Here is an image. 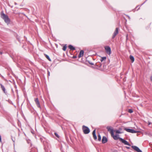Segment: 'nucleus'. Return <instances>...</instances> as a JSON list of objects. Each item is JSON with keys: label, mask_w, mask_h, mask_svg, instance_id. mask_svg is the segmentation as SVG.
Returning a JSON list of instances; mask_svg holds the SVG:
<instances>
[{"label": "nucleus", "mask_w": 152, "mask_h": 152, "mask_svg": "<svg viewBox=\"0 0 152 152\" xmlns=\"http://www.w3.org/2000/svg\"><path fill=\"white\" fill-rule=\"evenodd\" d=\"M107 129L108 131L110 132L111 135H113L114 130L113 128L110 126H108L107 127Z\"/></svg>", "instance_id": "obj_4"}, {"label": "nucleus", "mask_w": 152, "mask_h": 152, "mask_svg": "<svg viewBox=\"0 0 152 152\" xmlns=\"http://www.w3.org/2000/svg\"><path fill=\"white\" fill-rule=\"evenodd\" d=\"M151 124V122H148V125H149Z\"/></svg>", "instance_id": "obj_24"}, {"label": "nucleus", "mask_w": 152, "mask_h": 152, "mask_svg": "<svg viewBox=\"0 0 152 152\" xmlns=\"http://www.w3.org/2000/svg\"><path fill=\"white\" fill-rule=\"evenodd\" d=\"M55 134L56 137H58V138L59 137V136L57 133H55Z\"/></svg>", "instance_id": "obj_23"}, {"label": "nucleus", "mask_w": 152, "mask_h": 152, "mask_svg": "<svg viewBox=\"0 0 152 152\" xmlns=\"http://www.w3.org/2000/svg\"><path fill=\"white\" fill-rule=\"evenodd\" d=\"M2 53L0 51V54H2Z\"/></svg>", "instance_id": "obj_29"}, {"label": "nucleus", "mask_w": 152, "mask_h": 152, "mask_svg": "<svg viewBox=\"0 0 152 152\" xmlns=\"http://www.w3.org/2000/svg\"><path fill=\"white\" fill-rule=\"evenodd\" d=\"M1 137H0V141L1 142Z\"/></svg>", "instance_id": "obj_28"}, {"label": "nucleus", "mask_w": 152, "mask_h": 152, "mask_svg": "<svg viewBox=\"0 0 152 152\" xmlns=\"http://www.w3.org/2000/svg\"><path fill=\"white\" fill-rule=\"evenodd\" d=\"M118 28H117L115 29V30L112 36V38L113 39L116 36V35L118 34Z\"/></svg>", "instance_id": "obj_8"}, {"label": "nucleus", "mask_w": 152, "mask_h": 152, "mask_svg": "<svg viewBox=\"0 0 152 152\" xmlns=\"http://www.w3.org/2000/svg\"><path fill=\"white\" fill-rule=\"evenodd\" d=\"M95 132H96V130H95V129L93 131V132L92 133V134H93V137H94V139L95 140H96L97 139V137H96V134H95Z\"/></svg>", "instance_id": "obj_12"}, {"label": "nucleus", "mask_w": 152, "mask_h": 152, "mask_svg": "<svg viewBox=\"0 0 152 152\" xmlns=\"http://www.w3.org/2000/svg\"><path fill=\"white\" fill-rule=\"evenodd\" d=\"M128 112L129 113H132L133 112V111L132 110V109H129L128 111Z\"/></svg>", "instance_id": "obj_22"}, {"label": "nucleus", "mask_w": 152, "mask_h": 152, "mask_svg": "<svg viewBox=\"0 0 152 152\" xmlns=\"http://www.w3.org/2000/svg\"><path fill=\"white\" fill-rule=\"evenodd\" d=\"M106 57H102L100 59V61L102 62L104 60H105L106 59Z\"/></svg>", "instance_id": "obj_16"}, {"label": "nucleus", "mask_w": 152, "mask_h": 152, "mask_svg": "<svg viewBox=\"0 0 152 152\" xmlns=\"http://www.w3.org/2000/svg\"><path fill=\"white\" fill-rule=\"evenodd\" d=\"M124 130L128 132L131 133H137L140 132V131L139 130H134L132 129H130L126 128H125L124 129Z\"/></svg>", "instance_id": "obj_2"}, {"label": "nucleus", "mask_w": 152, "mask_h": 152, "mask_svg": "<svg viewBox=\"0 0 152 152\" xmlns=\"http://www.w3.org/2000/svg\"><path fill=\"white\" fill-rule=\"evenodd\" d=\"M1 86L2 88V89L3 90V91H4V93H5V88L4 86H3L1 84Z\"/></svg>", "instance_id": "obj_18"}, {"label": "nucleus", "mask_w": 152, "mask_h": 152, "mask_svg": "<svg viewBox=\"0 0 152 152\" xmlns=\"http://www.w3.org/2000/svg\"><path fill=\"white\" fill-rule=\"evenodd\" d=\"M48 75L49 76L50 75V73L49 72H48Z\"/></svg>", "instance_id": "obj_25"}, {"label": "nucleus", "mask_w": 152, "mask_h": 152, "mask_svg": "<svg viewBox=\"0 0 152 152\" xmlns=\"http://www.w3.org/2000/svg\"><path fill=\"white\" fill-rule=\"evenodd\" d=\"M111 136L113 137L114 139L115 140H117L118 139L120 140V138H121L119 137V135L118 134H116L114 135L113 134V135H111Z\"/></svg>", "instance_id": "obj_9"}, {"label": "nucleus", "mask_w": 152, "mask_h": 152, "mask_svg": "<svg viewBox=\"0 0 152 152\" xmlns=\"http://www.w3.org/2000/svg\"><path fill=\"white\" fill-rule=\"evenodd\" d=\"M126 148L127 149H129V148H129V147H126Z\"/></svg>", "instance_id": "obj_27"}, {"label": "nucleus", "mask_w": 152, "mask_h": 152, "mask_svg": "<svg viewBox=\"0 0 152 152\" xmlns=\"http://www.w3.org/2000/svg\"><path fill=\"white\" fill-rule=\"evenodd\" d=\"M98 140L99 141H100L101 140V136L99 134V135L98 136Z\"/></svg>", "instance_id": "obj_19"}, {"label": "nucleus", "mask_w": 152, "mask_h": 152, "mask_svg": "<svg viewBox=\"0 0 152 152\" xmlns=\"http://www.w3.org/2000/svg\"><path fill=\"white\" fill-rule=\"evenodd\" d=\"M1 18L4 20L5 22L7 24L10 23V19L8 18V16L5 15L4 13H2L1 14Z\"/></svg>", "instance_id": "obj_1"}, {"label": "nucleus", "mask_w": 152, "mask_h": 152, "mask_svg": "<svg viewBox=\"0 0 152 152\" xmlns=\"http://www.w3.org/2000/svg\"><path fill=\"white\" fill-rule=\"evenodd\" d=\"M82 129L83 132L85 134H88L90 132V129L88 128L85 126H83Z\"/></svg>", "instance_id": "obj_3"}, {"label": "nucleus", "mask_w": 152, "mask_h": 152, "mask_svg": "<svg viewBox=\"0 0 152 152\" xmlns=\"http://www.w3.org/2000/svg\"><path fill=\"white\" fill-rule=\"evenodd\" d=\"M116 133H118V134H121V132L119 130H117L115 131Z\"/></svg>", "instance_id": "obj_21"}, {"label": "nucleus", "mask_w": 152, "mask_h": 152, "mask_svg": "<svg viewBox=\"0 0 152 152\" xmlns=\"http://www.w3.org/2000/svg\"><path fill=\"white\" fill-rule=\"evenodd\" d=\"M120 140L121 141L122 143H124L125 145H127L129 146H130V144L126 140H124L122 138H120Z\"/></svg>", "instance_id": "obj_6"}, {"label": "nucleus", "mask_w": 152, "mask_h": 152, "mask_svg": "<svg viewBox=\"0 0 152 152\" xmlns=\"http://www.w3.org/2000/svg\"><path fill=\"white\" fill-rule=\"evenodd\" d=\"M107 138L104 136L103 137L102 140V143H105L106 142H107Z\"/></svg>", "instance_id": "obj_10"}, {"label": "nucleus", "mask_w": 152, "mask_h": 152, "mask_svg": "<svg viewBox=\"0 0 152 152\" xmlns=\"http://www.w3.org/2000/svg\"><path fill=\"white\" fill-rule=\"evenodd\" d=\"M69 48V49H70L71 50H74L75 49V48L74 47H73V46H72L71 45H70L68 46Z\"/></svg>", "instance_id": "obj_14"}, {"label": "nucleus", "mask_w": 152, "mask_h": 152, "mask_svg": "<svg viewBox=\"0 0 152 152\" xmlns=\"http://www.w3.org/2000/svg\"><path fill=\"white\" fill-rule=\"evenodd\" d=\"M35 101L36 104H37V107H40V104H39V101L38 99L36 98L35 100Z\"/></svg>", "instance_id": "obj_11"}, {"label": "nucleus", "mask_w": 152, "mask_h": 152, "mask_svg": "<svg viewBox=\"0 0 152 152\" xmlns=\"http://www.w3.org/2000/svg\"><path fill=\"white\" fill-rule=\"evenodd\" d=\"M105 49L107 54L110 55L111 54V49L108 46L105 47Z\"/></svg>", "instance_id": "obj_5"}, {"label": "nucleus", "mask_w": 152, "mask_h": 152, "mask_svg": "<svg viewBox=\"0 0 152 152\" xmlns=\"http://www.w3.org/2000/svg\"><path fill=\"white\" fill-rule=\"evenodd\" d=\"M90 64H91L92 65H94V64H93V63H90Z\"/></svg>", "instance_id": "obj_26"}, {"label": "nucleus", "mask_w": 152, "mask_h": 152, "mask_svg": "<svg viewBox=\"0 0 152 152\" xmlns=\"http://www.w3.org/2000/svg\"><path fill=\"white\" fill-rule=\"evenodd\" d=\"M45 56L50 61H51V59L50 58L49 56H48V55L46 54H44Z\"/></svg>", "instance_id": "obj_17"}, {"label": "nucleus", "mask_w": 152, "mask_h": 152, "mask_svg": "<svg viewBox=\"0 0 152 152\" xmlns=\"http://www.w3.org/2000/svg\"><path fill=\"white\" fill-rule=\"evenodd\" d=\"M132 147L135 151L137 152H142V151L138 148L137 147L133 145L132 146Z\"/></svg>", "instance_id": "obj_7"}, {"label": "nucleus", "mask_w": 152, "mask_h": 152, "mask_svg": "<svg viewBox=\"0 0 152 152\" xmlns=\"http://www.w3.org/2000/svg\"><path fill=\"white\" fill-rule=\"evenodd\" d=\"M84 51L83 50L80 51L79 54L78 56L79 58H80L83 56Z\"/></svg>", "instance_id": "obj_13"}, {"label": "nucleus", "mask_w": 152, "mask_h": 152, "mask_svg": "<svg viewBox=\"0 0 152 152\" xmlns=\"http://www.w3.org/2000/svg\"><path fill=\"white\" fill-rule=\"evenodd\" d=\"M67 48V46L66 45H64L63 46V50L64 51H65L66 50V48Z\"/></svg>", "instance_id": "obj_20"}, {"label": "nucleus", "mask_w": 152, "mask_h": 152, "mask_svg": "<svg viewBox=\"0 0 152 152\" xmlns=\"http://www.w3.org/2000/svg\"><path fill=\"white\" fill-rule=\"evenodd\" d=\"M130 59L131 60L132 62H133L134 61V57L131 55H130L129 57Z\"/></svg>", "instance_id": "obj_15"}]
</instances>
